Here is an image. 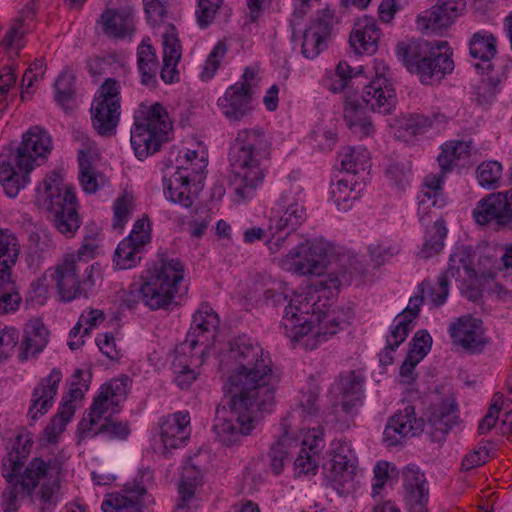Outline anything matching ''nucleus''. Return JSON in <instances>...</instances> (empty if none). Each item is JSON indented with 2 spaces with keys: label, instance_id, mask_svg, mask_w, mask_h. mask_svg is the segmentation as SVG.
<instances>
[{
  "label": "nucleus",
  "instance_id": "1",
  "mask_svg": "<svg viewBox=\"0 0 512 512\" xmlns=\"http://www.w3.org/2000/svg\"><path fill=\"white\" fill-rule=\"evenodd\" d=\"M229 345L226 387L234 395L228 408L217 409L213 424L217 440L227 447L241 444L256 429L258 412L272 407L280 382L269 353L258 342L241 336Z\"/></svg>",
  "mask_w": 512,
  "mask_h": 512
},
{
  "label": "nucleus",
  "instance_id": "2",
  "mask_svg": "<svg viewBox=\"0 0 512 512\" xmlns=\"http://www.w3.org/2000/svg\"><path fill=\"white\" fill-rule=\"evenodd\" d=\"M67 459L64 451L47 459L36 457L23 470V460L19 452H10L2 464V475L7 482L2 494L4 512H17L21 500L26 496L36 498L44 504L56 503Z\"/></svg>",
  "mask_w": 512,
  "mask_h": 512
},
{
  "label": "nucleus",
  "instance_id": "3",
  "mask_svg": "<svg viewBox=\"0 0 512 512\" xmlns=\"http://www.w3.org/2000/svg\"><path fill=\"white\" fill-rule=\"evenodd\" d=\"M353 316L350 309H329L313 288L294 293L281 321L284 334L292 342L315 349L343 329Z\"/></svg>",
  "mask_w": 512,
  "mask_h": 512
},
{
  "label": "nucleus",
  "instance_id": "4",
  "mask_svg": "<svg viewBox=\"0 0 512 512\" xmlns=\"http://www.w3.org/2000/svg\"><path fill=\"white\" fill-rule=\"evenodd\" d=\"M271 142L261 128L237 132L229 150V185L237 202L251 199L265 178V163L270 158Z\"/></svg>",
  "mask_w": 512,
  "mask_h": 512
},
{
  "label": "nucleus",
  "instance_id": "5",
  "mask_svg": "<svg viewBox=\"0 0 512 512\" xmlns=\"http://www.w3.org/2000/svg\"><path fill=\"white\" fill-rule=\"evenodd\" d=\"M185 275V266L178 258L159 255L147 269V276L138 289L141 301L154 311L168 309L176 303Z\"/></svg>",
  "mask_w": 512,
  "mask_h": 512
},
{
  "label": "nucleus",
  "instance_id": "6",
  "mask_svg": "<svg viewBox=\"0 0 512 512\" xmlns=\"http://www.w3.org/2000/svg\"><path fill=\"white\" fill-rule=\"evenodd\" d=\"M171 131L172 120L166 107L158 102L141 103L135 110L130 136L135 156L144 160L155 154L168 141Z\"/></svg>",
  "mask_w": 512,
  "mask_h": 512
},
{
  "label": "nucleus",
  "instance_id": "7",
  "mask_svg": "<svg viewBox=\"0 0 512 512\" xmlns=\"http://www.w3.org/2000/svg\"><path fill=\"white\" fill-rule=\"evenodd\" d=\"M39 204L53 214L56 229L66 237H72L80 227L73 188L63 184L60 174H48L36 189Z\"/></svg>",
  "mask_w": 512,
  "mask_h": 512
},
{
  "label": "nucleus",
  "instance_id": "8",
  "mask_svg": "<svg viewBox=\"0 0 512 512\" xmlns=\"http://www.w3.org/2000/svg\"><path fill=\"white\" fill-rule=\"evenodd\" d=\"M82 266L74 260V256L65 254L54 267L51 278L63 300L71 301L80 296H87L95 286L94 265L86 266L80 274Z\"/></svg>",
  "mask_w": 512,
  "mask_h": 512
},
{
  "label": "nucleus",
  "instance_id": "9",
  "mask_svg": "<svg viewBox=\"0 0 512 512\" xmlns=\"http://www.w3.org/2000/svg\"><path fill=\"white\" fill-rule=\"evenodd\" d=\"M305 219L303 187L299 182L289 179L270 211L269 229L275 233L285 230L294 231Z\"/></svg>",
  "mask_w": 512,
  "mask_h": 512
},
{
  "label": "nucleus",
  "instance_id": "10",
  "mask_svg": "<svg viewBox=\"0 0 512 512\" xmlns=\"http://www.w3.org/2000/svg\"><path fill=\"white\" fill-rule=\"evenodd\" d=\"M330 250V245L322 240L301 242L279 258L278 265L301 276L320 275L329 261Z\"/></svg>",
  "mask_w": 512,
  "mask_h": 512
},
{
  "label": "nucleus",
  "instance_id": "11",
  "mask_svg": "<svg viewBox=\"0 0 512 512\" xmlns=\"http://www.w3.org/2000/svg\"><path fill=\"white\" fill-rule=\"evenodd\" d=\"M452 54L446 41H437L431 44L428 57L415 55L409 48L405 55V63L408 70L417 74L422 83L433 84L454 70Z\"/></svg>",
  "mask_w": 512,
  "mask_h": 512
},
{
  "label": "nucleus",
  "instance_id": "12",
  "mask_svg": "<svg viewBox=\"0 0 512 512\" xmlns=\"http://www.w3.org/2000/svg\"><path fill=\"white\" fill-rule=\"evenodd\" d=\"M91 120L97 133L110 137L116 133L120 118V84L108 78L98 89L91 104Z\"/></svg>",
  "mask_w": 512,
  "mask_h": 512
},
{
  "label": "nucleus",
  "instance_id": "13",
  "mask_svg": "<svg viewBox=\"0 0 512 512\" xmlns=\"http://www.w3.org/2000/svg\"><path fill=\"white\" fill-rule=\"evenodd\" d=\"M479 256L470 246L456 247L451 253L445 275L458 283L461 294L470 301L480 299V281L477 266Z\"/></svg>",
  "mask_w": 512,
  "mask_h": 512
},
{
  "label": "nucleus",
  "instance_id": "14",
  "mask_svg": "<svg viewBox=\"0 0 512 512\" xmlns=\"http://www.w3.org/2000/svg\"><path fill=\"white\" fill-rule=\"evenodd\" d=\"M53 143L49 133L40 126H32L22 135L17 149L7 155L20 171L30 173L51 153Z\"/></svg>",
  "mask_w": 512,
  "mask_h": 512
},
{
  "label": "nucleus",
  "instance_id": "15",
  "mask_svg": "<svg viewBox=\"0 0 512 512\" xmlns=\"http://www.w3.org/2000/svg\"><path fill=\"white\" fill-rule=\"evenodd\" d=\"M356 457L345 442L332 443V458L324 467L325 481L339 494L350 492L354 487Z\"/></svg>",
  "mask_w": 512,
  "mask_h": 512
},
{
  "label": "nucleus",
  "instance_id": "16",
  "mask_svg": "<svg viewBox=\"0 0 512 512\" xmlns=\"http://www.w3.org/2000/svg\"><path fill=\"white\" fill-rule=\"evenodd\" d=\"M458 406L451 395L434 394L425 414L424 431L433 441H444L458 423Z\"/></svg>",
  "mask_w": 512,
  "mask_h": 512
},
{
  "label": "nucleus",
  "instance_id": "17",
  "mask_svg": "<svg viewBox=\"0 0 512 512\" xmlns=\"http://www.w3.org/2000/svg\"><path fill=\"white\" fill-rule=\"evenodd\" d=\"M219 325L218 315L208 305H201L193 316L192 326L185 341L180 345V351L184 354L193 351L197 346H202L205 352L216 335Z\"/></svg>",
  "mask_w": 512,
  "mask_h": 512
},
{
  "label": "nucleus",
  "instance_id": "18",
  "mask_svg": "<svg viewBox=\"0 0 512 512\" xmlns=\"http://www.w3.org/2000/svg\"><path fill=\"white\" fill-rule=\"evenodd\" d=\"M129 379L126 376L112 379L103 385L98 397L90 408V412L82 418V425L87 427L101 420L108 411L117 412L120 402L125 399Z\"/></svg>",
  "mask_w": 512,
  "mask_h": 512
},
{
  "label": "nucleus",
  "instance_id": "19",
  "mask_svg": "<svg viewBox=\"0 0 512 512\" xmlns=\"http://www.w3.org/2000/svg\"><path fill=\"white\" fill-rule=\"evenodd\" d=\"M422 432H425L423 419H418L414 407L407 405L388 420L383 440L388 447H394L401 445L406 438L418 436Z\"/></svg>",
  "mask_w": 512,
  "mask_h": 512
},
{
  "label": "nucleus",
  "instance_id": "20",
  "mask_svg": "<svg viewBox=\"0 0 512 512\" xmlns=\"http://www.w3.org/2000/svg\"><path fill=\"white\" fill-rule=\"evenodd\" d=\"M403 497L409 512H427L429 489L424 473L415 464L402 470Z\"/></svg>",
  "mask_w": 512,
  "mask_h": 512
},
{
  "label": "nucleus",
  "instance_id": "21",
  "mask_svg": "<svg viewBox=\"0 0 512 512\" xmlns=\"http://www.w3.org/2000/svg\"><path fill=\"white\" fill-rule=\"evenodd\" d=\"M443 176L430 174L424 178L421 191L418 194L417 216L420 223L425 224L434 214V209H442L447 204L443 194Z\"/></svg>",
  "mask_w": 512,
  "mask_h": 512
},
{
  "label": "nucleus",
  "instance_id": "22",
  "mask_svg": "<svg viewBox=\"0 0 512 512\" xmlns=\"http://www.w3.org/2000/svg\"><path fill=\"white\" fill-rule=\"evenodd\" d=\"M364 379L355 371L341 374L334 385L332 392L339 397V405L348 416H354L362 403Z\"/></svg>",
  "mask_w": 512,
  "mask_h": 512
},
{
  "label": "nucleus",
  "instance_id": "23",
  "mask_svg": "<svg viewBox=\"0 0 512 512\" xmlns=\"http://www.w3.org/2000/svg\"><path fill=\"white\" fill-rule=\"evenodd\" d=\"M314 423H320L319 397L316 392L309 391L302 394L300 403L283 419L281 427H284L285 431H303L306 426Z\"/></svg>",
  "mask_w": 512,
  "mask_h": 512
},
{
  "label": "nucleus",
  "instance_id": "24",
  "mask_svg": "<svg viewBox=\"0 0 512 512\" xmlns=\"http://www.w3.org/2000/svg\"><path fill=\"white\" fill-rule=\"evenodd\" d=\"M252 98L242 84H233L218 98L217 106L228 121L240 122L252 112Z\"/></svg>",
  "mask_w": 512,
  "mask_h": 512
},
{
  "label": "nucleus",
  "instance_id": "25",
  "mask_svg": "<svg viewBox=\"0 0 512 512\" xmlns=\"http://www.w3.org/2000/svg\"><path fill=\"white\" fill-rule=\"evenodd\" d=\"M190 417L187 412H176L161 422L160 446L157 449L165 454L169 449L182 447L190 435Z\"/></svg>",
  "mask_w": 512,
  "mask_h": 512
},
{
  "label": "nucleus",
  "instance_id": "26",
  "mask_svg": "<svg viewBox=\"0 0 512 512\" xmlns=\"http://www.w3.org/2000/svg\"><path fill=\"white\" fill-rule=\"evenodd\" d=\"M462 9L460 0H437L429 11L418 16L417 24L424 30L437 31L448 28L460 16Z\"/></svg>",
  "mask_w": 512,
  "mask_h": 512
},
{
  "label": "nucleus",
  "instance_id": "27",
  "mask_svg": "<svg viewBox=\"0 0 512 512\" xmlns=\"http://www.w3.org/2000/svg\"><path fill=\"white\" fill-rule=\"evenodd\" d=\"M61 379V371L54 368L49 375L43 378L34 388L31 397V405L28 410V416L32 420H37L52 407Z\"/></svg>",
  "mask_w": 512,
  "mask_h": 512
},
{
  "label": "nucleus",
  "instance_id": "28",
  "mask_svg": "<svg viewBox=\"0 0 512 512\" xmlns=\"http://www.w3.org/2000/svg\"><path fill=\"white\" fill-rule=\"evenodd\" d=\"M380 37L381 30L376 20L373 17L364 16L355 21L349 43L356 54L372 55L378 50Z\"/></svg>",
  "mask_w": 512,
  "mask_h": 512
},
{
  "label": "nucleus",
  "instance_id": "29",
  "mask_svg": "<svg viewBox=\"0 0 512 512\" xmlns=\"http://www.w3.org/2000/svg\"><path fill=\"white\" fill-rule=\"evenodd\" d=\"M362 99L373 111L390 114L396 106L397 97L391 80H371L362 91Z\"/></svg>",
  "mask_w": 512,
  "mask_h": 512
},
{
  "label": "nucleus",
  "instance_id": "30",
  "mask_svg": "<svg viewBox=\"0 0 512 512\" xmlns=\"http://www.w3.org/2000/svg\"><path fill=\"white\" fill-rule=\"evenodd\" d=\"M162 29L163 66L160 75L165 83H173L179 77L177 66L181 59V46L174 26L165 24Z\"/></svg>",
  "mask_w": 512,
  "mask_h": 512
},
{
  "label": "nucleus",
  "instance_id": "31",
  "mask_svg": "<svg viewBox=\"0 0 512 512\" xmlns=\"http://www.w3.org/2000/svg\"><path fill=\"white\" fill-rule=\"evenodd\" d=\"M479 328V320L467 314L452 321L448 332L455 346L474 353L480 344Z\"/></svg>",
  "mask_w": 512,
  "mask_h": 512
},
{
  "label": "nucleus",
  "instance_id": "32",
  "mask_svg": "<svg viewBox=\"0 0 512 512\" xmlns=\"http://www.w3.org/2000/svg\"><path fill=\"white\" fill-rule=\"evenodd\" d=\"M493 220L501 226L512 222V189L482 199V225Z\"/></svg>",
  "mask_w": 512,
  "mask_h": 512
},
{
  "label": "nucleus",
  "instance_id": "33",
  "mask_svg": "<svg viewBox=\"0 0 512 512\" xmlns=\"http://www.w3.org/2000/svg\"><path fill=\"white\" fill-rule=\"evenodd\" d=\"M195 180V176L186 173L185 170L176 168V171L164 180L167 199L185 208L191 207L196 196L195 190H192L191 182Z\"/></svg>",
  "mask_w": 512,
  "mask_h": 512
},
{
  "label": "nucleus",
  "instance_id": "34",
  "mask_svg": "<svg viewBox=\"0 0 512 512\" xmlns=\"http://www.w3.org/2000/svg\"><path fill=\"white\" fill-rule=\"evenodd\" d=\"M362 189V181L355 179L351 175H345L331 183L330 199L337 206L338 210L347 211L360 198Z\"/></svg>",
  "mask_w": 512,
  "mask_h": 512
},
{
  "label": "nucleus",
  "instance_id": "35",
  "mask_svg": "<svg viewBox=\"0 0 512 512\" xmlns=\"http://www.w3.org/2000/svg\"><path fill=\"white\" fill-rule=\"evenodd\" d=\"M114 413L111 411L104 413L99 422L87 425V427L82 425L81 420L78 426L80 440L92 438L99 433L106 434L111 439H126L130 433L129 428L124 423L113 421L111 416Z\"/></svg>",
  "mask_w": 512,
  "mask_h": 512
},
{
  "label": "nucleus",
  "instance_id": "36",
  "mask_svg": "<svg viewBox=\"0 0 512 512\" xmlns=\"http://www.w3.org/2000/svg\"><path fill=\"white\" fill-rule=\"evenodd\" d=\"M145 490L142 487L136 489H124L120 492L107 495L102 502L103 512H142L141 497Z\"/></svg>",
  "mask_w": 512,
  "mask_h": 512
},
{
  "label": "nucleus",
  "instance_id": "37",
  "mask_svg": "<svg viewBox=\"0 0 512 512\" xmlns=\"http://www.w3.org/2000/svg\"><path fill=\"white\" fill-rule=\"evenodd\" d=\"M98 23L104 34L109 37H125L134 31L133 17L125 10L106 9L101 14Z\"/></svg>",
  "mask_w": 512,
  "mask_h": 512
},
{
  "label": "nucleus",
  "instance_id": "38",
  "mask_svg": "<svg viewBox=\"0 0 512 512\" xmlns=\"http://www.w3.org/2000/svg\"><path fill=\"white\" fill-rule=\"evenodd\" d=\"M29 174L20 171L7 155L0 156V182L6 195L15 198L29 182Z\"/></svg>",
  "mask_w": 512,
  "mask_h": 512
},
{
  "label": "nucleus",
  "instance_id": "39",
  "mask_svg": "<svg viewBox=\"0 0 512 512\" xmlns=\"http://www.w3.org/2000/svg\"><path fill=\"white\" fill-rule=\"evenodd\" d=\"M176 353L177 355L172 363L175 382L181 389H186L197 379L199 374V372L192 367L202 365L206 353L204 350H201L199 355L193 354L189 357V360L185 359L186 354L180 351V347L177 348Z\"/></svg>",
  "mask_w": 512,
  "mask_h": 512
},
{
  "label": "nucleus",
  "instance_id": "40",
  "mask_svg": "<svg viewBox=\"0 0 512 512\" xmlns=\"http://www.w3.org/2000/svg\"><path fill=\"white\" fill-rule=\"evenodd\" d=\"M344 120L350 131L360 137L372 136L375 132L371 118L357 100L346 101Z\"/></svg>",
  "mask_w": 512,
  "mask_h": 512
},
{
  "label": "nucleus",
  "instance_id": "41",
  "mask_svg": "<svg viewBox=\"0 0 512 512\" xmlns=\"http://www.w3.org/2000/svg\"><path fill=\"white\" fill-rule=\"evenodd\" d=\"M177 169L185 170L193 176L200 175L208 164V152L201 142H194L191 147L180 151L177 157Z\"/></svg>",
  "mask_w": 512,
  "mask_h": 512
},
{
  "label": "nucleus",
  "instance_id": "42",
  "mask_svg": "<svg viewBox=\"0 0 512 512\" xmlns=\"http://www.w3.org/2000/svg\"><path fill=\"white\" fill-rule=\"evenodd\" d=\"M200 481V470L190 461L185 463L179 483L180 500L174 512H189V502L193 498L195 489Z\"/></svg>",
  "mask_w": 512,
  "mask_h": 512
},
{
  "label": "nucleus",
  "instance_id": "43",
  "mask_svg": "<svg viewBox=\"0 0 512 512\" xmlns=\"http://www.w3.org/2000/svg\"><path fill=\"white\" fill-rule=\"evenodd\" d=\"M342 169L355 178L356 175L366 173L370 168V155L366 148L345 147L339 154Z\"/></svg>",
  "mask_w": 512,
  "mask_h": 512
},
{
  "label": "nucleus",
  "instance_id": "44",
  "mask_svg": "<svg viewBox=\"0 0 512 512\" xmlns=\"http://www.w3.org/2000/svg\"><path fill=\"white\" fill-rule=\"evenodd\" d=\"M472 142L464 140H451L443 144L438 156V163L442 172L452 170L459 161L466 160L470 156Z\"/></svg>",
  "mask_w": 512,
  "mask_h": 512
},
{
  "label": "nucleus",
  "instance_id": "45",
  "mask_svg": "<svg viewBox=\"0 0 512 512\" xmlns=\"http://www.w3.org/2000/svg\"><path fill=\"white\" fill-rule=\"evenodd\" d=\"M447 233L448 229L444 219L436 220L432 228L426 231L425 241L417 256L421 259H429L437 255L444 247V239Z\"/></svg>",
  "mask_w": 512,
  "mask_h": 512
},
{
  "label": "nucleus",
  "instance_id": "46",
  "mask_svg": "<svg viewBox=\"0 0 512 512\" xmlns=\"http://www.w3.org/2000/svg\"><path fill=\"white\" fill-rule=\"evenodd\" d=\"M48 343V331L40 319L25 324L23 345L26 355L41 352Z\"/></svg>",
  "mask_w": 512,
  "mask_h": 512
},
{
  "label": "nucleus",
  "instance_id": "47",
  "mask_svg": "<svg viewBox=\"0 0 512 512\" xmlns=\"http://www.w3.org/2000/svg\"><path fill=\"white\" fill-rule=\"evenodd\" d=\"M281 430V436L277 442L273 444L270 451V467L276 475L281 473L289 449L298 445V440L294 437V432L289 429L285 431L284 427H281Z\"/></svg>",
  "mask_w": 512,
  "mask_h": 512
},
{
  "label": "nucleus",
  "instance_id": "48",
  "mask_svg": "<svg viewBox=\"0 0 512 512\" xmlns=\"http://www.w3.org/2000/svg\"><path fill=\"white\" fill-rule=\"evenodd\" d=\"M79 181L86 193H95L106 183L105 177L96 172L91 165L88 155L84 151L79 152Z\"/></svg>",
  "mask_w": 512,
  "mask_h": 512
},
{
  "label": "nucleus",
  "instance_id": "49",
  "mask_svg": "<svg viewBox=\"0 0 512 512\" xmlns=\"http://www.w3.org/2000/svg\"><path fill=\"white\" fill-rule=\"evenodd\" d=\"M137 58L138 68L142 75V82L144 84L152 83L158 69V61L155 51L148 41L143 40L139 45Z\"/></svg>",
  "mask_w": 512,
  "mask_h": 512
},
{
  "label": "nucleus",
  "instance_id": "50",
  "mask_svg": "<svg viewBox=\"0 0 512 512\" xmlns=\"http://www.w3.org/2000/svg\"><path fill=\"white\" fill-rule=\"evenodd\" d=\"M19 255L16 236L8 230H0V272L5 273L15 264Z\"/></svg>",
  "mask_w": 512,
  "mask_h": 512
},
{
  "label": "nucleus",
  "instance_id": "51",
  "mask_svg": "<svg viewBox=\"0 0 512 512\" xmlns=\"http://www.w3.org/2000/svg\"><path fill=\"white\" fill-rule=\"evenodd\" d=\"M444 116L440 114H434L433 118H429L422 114H411L403 116L398 120V132L401 130L408 132L411 135L417 134L426 128L433 127L437 123L444 120Z\"/></svg>",
  "mask_w": 512,
  "mask_h": 512
},
{
  "label": "nucleus",
  "instance_id": "52",
  "mask_svg": "<svg viewBox=\"0 0 512 512\" xmlns=\"http://www.w3.org/2000/svg\"><path fill=\"white\" fill-rule=\"evenodd\" d=\"M420 291L423 298H426L433 306H441L446 302L449 295L448 277L442 274L435 284L424 281L420 285Z\"/></svg>",
  "mask_w": 512,
  "mask_h": 512
},
{
  "label": "nucleus",
  "instance_id": "53",
  "mask_svg": "<svg viewBox=\"0 0 512 512\" xmlns=\"http://www.w3.org/2000/svg\"><path fill=\"white\" fill-rule=\"evenodd\" d=\"M141 253V250L123 239L115 250L113 262L118 269H131L140 262Z\"/></svg>",
  "mask_w": 512,
  "mask_h": 512
},
{
  "label": "nucleus",
  "instance_id": "54",
  "mask_svg": "<svg viewBox=\"0 0 512 512\" xmlns=\"http://www.w3.org/2000/svg\"><path fill=\"white\" fill-rule=\"evenodd\" d=\"M368 250L371 262L379 267L396 257L401 251V246L397 242L381 241L371 244Z\"/></svg>",
  "mask_w": 512,
  "mask_h": 512
},
{
  "label": "nucleus",
  "instance_id": "55",
  "mask_svg": "<svg viewBox=\"0 0 512 512\" xmlns=\"http://www.w3.org/2000/svg\"><path fill=\"white\" fill-rule=\"evenodd\" d=\"M327 38V35L310 25L303 34L302 54L304 57L316 58L324 49Z\"/></svg>",
  "mask_w": 512,
  "mask_h": 512
},
{
  "label": "nucleus",
  "instance_id": "56",
  "mask_svg": "<svg viewBox=\"0 0 512 512\" xmlns=\"http://www.w3.org/2000/svg\"><path fill=\"white\" fill-rule=\"evenodd\" d=\"M398 474L395 465L388 461H379L373 468L371 495L381 496L389 479Z\"/></svg>",
  "mask_w": 512,
  "mask_h": 512
},
{
  "label": "nucleus",
  "instance_id": "57",
  "mask_svg": "<svg viewBox=\"0 0 512 512\" xmlns=\"http://www.w3.org/2000/svg\"><path fill=\"white\" fill-rule=\"evenodd\" d=\"M133 208V197L127 193H124L115 200L113 205L114 216L112 223L115 230L122 231L125 224L131 217Z\"/></svg>",
  "mask_w": 512,
  "mask_h": 512
},
{
  "label": "nucleus",
  "instance_id": "58",
  "mask_svg": "<svg viewBox=\"0 0 512 512\" xmlns=\"http://www.w3.org/2000/svg\"><path fill=\"white\" fill-rule=\"evenodd\" d=\"M386 176L390 185L399 191L405 190L411 182V165L409 162L391 163L386 170Z\"/></svg>",
  "mask_w": 512,
  "mask_h": 512
},
{
  "label": "nucleus",
  "instance_id": "59",
  "mask_svg": "<svg viewBox=\"0 0 512 512\" xmlns=\"http://www.w3.org/2000/svg\"><path fill=\"white\" fill-rule=\"evenodd\" d=\"M25 33L26 30L22 20L16 21L6 33L1 46L7 50L10 57L17 56L21 48L25 45Z\"/></svg>",
  "mask_w": 512,
  "mask_h": 512
},
{
  "label": "nucleus",
  "instance_id": "60",
  "mask_svg": "<svg viewBox=\"0 0 512 512\" xmlns=\"http://www.w3.org/2000/svg\"><path fill=\"white\" fill-rule=\"evenodd\" d=\"M55 100L63 108L70 106L74 95V77L71 73H61L55 82Z\"/></svg>",
  "mask_w": 512,
  "mask_h": 512
},
{
  "label": "nucleus",
  "instance_id": "61",
  "mask_svg": "<svg viewBox=\"0 0 512 512\" xmlns=\"http://www.w3.org/2000/svg\"><path fill=\"white\" fill-rule=\"evenodd\" d=\"M504 406L505 402L503 394L500 392L494 393L489 404L488 410L484 417L482 418V433L488 432L495 428L496 432L500 434L498 428L501 425V423L498 424V420L500 417V412Z\"/></svg>",
  "mask_w": 512,
  "mask_h": 512
},
{
  "label": "nucleus",
  "instance_id": "62",
  "mask_svg": "<svg viewBox=\"0 0 512 512\" xmlns=\"http://www.w3.org/2000/svg\"><path fill=\"white\" fill-rule=\"evenodd\" d=\"M412 327V323L409 319H406L405 315H397L387 335L388 345L392 348L399 347L406 340Z\"/></svg>",
  "mask_w": 512,
  "mask_h": 512
},
{
  "label": "nucleus",
  "instance_id": "63",
  "mask_svg": "<svg viewBox=\"0 0 512 512\" xmlns=\"http://www.w3.org/2000/svg\"><path fill=\"white\" fill-rule=\"evenodd\" d=\"M227 47L225 43L218 42L211 52L208 54L200 73V77L203 81H208L215 75L218 70L220 63L226 55Z\"/></svg>",
  "mask_w": 512,
  "mask_h": 512
},
{
  "label": "nucleus",
  "instance_id": "64",
  "mask_svg": "<svg viewBox=\"0 0 512 512\" xmlns=\"http://www.w3.org/2000/svg\"><path fill=\"white\" fill-rule=\"evenodd\" d=\"M432 346V337L426 330L416 332L409 344L407 355L418 362L430 352Z\"/></svg>",
  "mask_w": 512,
  "mask_h": 512
}]
</instances>
